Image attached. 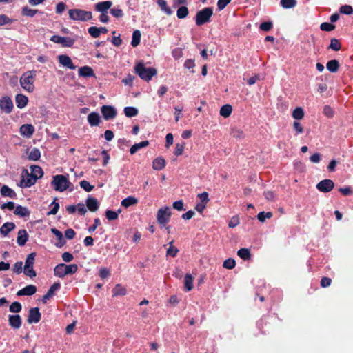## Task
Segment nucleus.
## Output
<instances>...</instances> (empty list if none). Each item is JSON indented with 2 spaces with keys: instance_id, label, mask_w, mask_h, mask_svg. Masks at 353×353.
Segmentation results:
<instances>
[{
  "instance_id": "nucleus-47",
  "label": "nucleus",
  "mask_w": 353,
  "mask_h": 353,
  "mask_svg": "<svg viewBox=\"0 0 353 353\" xmlns=\"http://www.w3.org/2000/svg\"><path fill=\"white\" fill-rule=\"evenodd\" d=\"M329 48L334 51H338L341 49V43L337 39L333 38L330 41Z\"/></svg>"
},
{
  "instance_id": "nucleus-44",
  "label": "nucleus",
  "mask_w": 353,
  "mask_h": 353,
  "mask_svg": "<svg viewBox=\"0 0 353 353\" xmlns=\"http://www.w3.org/2000/svg\"><path fill=\"white\" fill-rule=\"evenodd\" d=\"M188 9L186 6L180 7L176 12V15L179 19H184L188 14Z\"/></svg>"
},
{
  "instance_id": "nucleus-57",
  "label": "nucleus",
  "mask_w": 353,
  "mask_h": 353,
  "mask_svg": "<svg viewBox=\"0 0 353 353\" xmlns=\"http://www.w3.org/2000/svg\"><path fill=\"white\" fill-rule=\"evenodd\" d=\"M231 134L233 137H234L236 139H241L244 137L243 131L238 128L232 129Z\"/></svg>"
},
{
  "instance_id": "nucleus-7",
  "label": "nucleus",
  "mask_w": 353,
  "mask_h": 353,
  "mask_svg": "<svg viewBox=\"0 0 353 353\" xmlns=\"http://www.w3.org/2000/svg\"><path fill=\"white\" fill-rule=\"evenodd\" d=\"M172 212L168 206L163 207L158 210L157 213V220L161 226H165L170 221Z\"/></svg>"
},
{
  "instance_id": "nucleus-15",
  "label": "nucleus",
  "mask_w": 353,
  "mask_h": 353,
  "mask_svg": "<svg viewBox=\"0 0 353 353\" xmlns=\"http://www.w3.org/2000/svg\"><path fill=\"white\" fill-rule=\"evenodd\" d=\"M58 60L61 65L69 68L70 70H75L77 66L72 63L71 58L65 54H61L58 56Z\"/></svg>"
},
{
  "instance_id": "nucleus-40",
  "label": "nucleus",
  "mask_w": 353,
  "mask_h": 353,
  "mask_svg": "<svg viewBox=\"0 0 353 353\" xmlns=\"http://www.w3.org/2000/svg\"><path fill=\"white\" fill-rule=\"evenodd\" d=\"M237 254L243 260H248L250 258V252L247 248H241L238 250Z\"/></svg>"
},
{
  "instance_id": "nucleus-50",
  "label": "nucleus",
  "mask_w": 353,
  "mask_h": 353,
  "mask_svg": "<svg viewBox=\"0 0 353 353\" xmlns=\"http://www.w3.org/2000/svg\"><path fill=\"white\" fill-rule=\"evenodd\" d=\"M340 12L345 14H352L353 13V8L350 5H343L340 8Z\"/></svg>"
},
{
  "instance_id": "nucleus-14",
  "label": "nucleus",
  "mask_w": 353,
  "mask_h": 353,
  "mask_svg": "<svg viewBox=\"0 0 353 353\" xmlns=\"http://www.w3.org/2000/svg\"><path fill=\"white\" fill-rule=\"evenodd\" d=\"M41 313L38 307H33L29 310L27 321L29 324L37 323L41 319Z\"/></svg>"
},
{
  "instance_id": "nucleus-3",
  "label": "nucleus",
  "mask_w": 353,
  "mask_h": 353,
  "mask_svg": "<svg viewBox=\"0 0 353 353\" xmlns=\"http://www.w3.org/2000/svg\"><path fill=\"white\" fill-rule=\"evenodd\" d=\"M78 270L77 264L66 265L65 263H60L55 266L54 269V275L63 278L68 274H74Z\"/></svg>"
},
{
  "instance_id": "nucleus-25",
  "label": "nucleus",
  "mask_w": 353,
  "mask_h": 353,
  "mask_svg": "<svg viewBox=\"0 0 353 353\" xmlns=\"http://www.w3.org/2000/svg\"><path fill=\"white\" fill-rule=\"evenodd\" d=\"M79 76L83 77H94V73L91 67L83 66L79 69Z\"/></svg>"
},
{
  "instance_id": "nucleus-16",
  "label": "nucleus",
  "mask_w": 353,
  "mask_h": 353,
  "mask_svg": "<svg viewBox=\"0 0 353 353\" xmlns=\"http://www.w3.org/2000/svg\"><path fill=\"white\" fill-rule=\"evenodd\" d=\"M61 288V285L59 283H53L50 289L48 290L47 293L43 296L42 297V302L43 303H46L47 301L51 298L54 294V292L56 291H57L58 290H59Z\"/></svg>"
},
{
  "instance_id": "nucleus-27",
  "label": "nucleus",
  "mask_w": 353,
  "mask_h": 353,
  "mask_svg": "<svg viewBox=\"0 0 353 353\" xmlns=\"http://www.w3.org/2000/svg\"><path fill=\"white\" fill-rule=\"evenodd\" d=\"M165 166V161L162 157L156 158L152 162V168L155 170H161Z\"/></svg>"
},
{
  "instance_id": "nucleus-33",
  "label": "nucleus",
  "mask_w": 353,
  "mask_h": 353,
  "mask_svg": "<svg viewBox=\"0 0 353 353\" xmlns=\"http://www.w3.org/2000/svg\"><path fill=\"white\" fill-rule=\"evenodd\" d=\"M326 67L330 72H336L339 70V63L338 61L335 59L330 60L327 63Z\"/></svg>"
},
{
  "instance_id": "nucleus-45",
  "label": "nucleus",
  "mask_w": 353,
  "mask_h": 353,
  "mask_svg": "<svg viewBox=\"0 0 353 353\" xmlns=\"http://www.w3.org/2000/svg\"><path fill=\"white\" fill-rule=\"evenodd\" d=\"M40 157H41V153H40L39 150L37 148L32 149L28 155L29 159H30L32 161H37L40 158Z\"/></svg>"
},
{
  "instance_id": "nucleus-42",
  "label": "nucleus",
  "mask_w": 353,
  "mask_h": 353,
  "mask_svg": "<svg viewBox=\"0 0 353 353\" xmlns=\"http://www.w3.org/2000/svg\"><path fill=\"white\" fill-rule=\"evenodd\" d=\"M37 12H39L38 10H32L28 6L23 7L21 10L22 15L31 17H34Z\"/></svg>"
},
{
  "instance_id": "nucleus-34",
  "label": "nucleus",
  "mask_w": 353,
  "mask_h": 353,
  "mask_svg": "<svg viewBox=\"0 0 353 353\" xmlns=\"http://www.w3.org/2000/svg\"><path fill=\"white\" fill-rule=\"evenodd\" d=\"M184 285L186 291H190L193 288V277L187 274L184 278Z\"/></svg>"
},
{
  "instance_id": "nucleus-52",
  "label": "nucleus",
  "mask_w": 353,
  "mask_h": 353,
  "mask_svg": "<svg viewBox=\"0 0 353 353\" xmlns=\"http://www.w3.org/2000/svg\"><path fill=\"white\" fill-rule=\"evenodd\" d=\"M235 265H236V262L232 259H228L225 260L223 262V268H225L226 269H229V270L234 268L235 267Z\"/></svg>"
},
{
  "instance_id": "nucleus-19",
  "label": "nucleus",
  "mask_w": 353,
  "mask_h": 353,
  "mask_svg": "<svg viewBox=\"0 0 353 353\" xmlns=\"http://www.w3.org/2000/svg\"><path fill=\"white\" fill-rule=\"evenodd\" d=\"M37 292V288L33 285H28L23 289L19 290L17 293V296H31Z\"/></svg>"
},
{
  "instance_id": "nucleus-18",
  "label": "nucleus",
  "mask_w": 353,
  "mask_h": 353,
  "mask_svg": "<svg viewBox=\"0 0 353 353\" xmlns=\"http://www.w3.org/2000/svg\"><path fill=\"white\" fill-rule=\"evenodd\" d=\"M112 5V2L111 1H105L96 3L94 8L97 12L103 13L108 12V10L111 8Z\"/></svg>"
},
{
  "instance_id": "nucleus-63",
  "label": "nucleus",
  "mask_w": 353,
  "mask_h": 353,
  "mask_svg": "<svg viewBox=\"0 0 353 353\" xmlns=\"http://www.w3.org/2000/svg\"><path fill=\"white\" fill-rule=\"evenodd\" d=\"M339 191L345 196L352 195L353 194V191L350 187L340 188Z\"/></svg>"
},
{
  "instance_id": "nucleus-49",
  "label": "nucleus",
  "mask_w": 353,
  "mask_h": 353,
  "mask_svg": "<svg viewBox=\"0 0 353 353\" xmlns=\"http://www.w3.org/2000/svg\"><path fill=\"white\" fill-rule=\"evenodd\" d=\"M88 32L93 38H98L100 36V30H99V28H98V27H96V26L90 27L88 29Z\"/></svg>"
},
{
  "instance_id": "nucleus-35",
  "label": "nucleus",
  "mask_w": 353,
  "mask_h": 353,
  "mask_svg": "<svg viewBox=\"0 0 353 353\" xmlns=\"http://www.w3.org/2000/svg\"><path fill=\"white\" fill-rule=\"evenodd\" d=\"M137 202H138V200L135 197H134V196H128V197L124 199L121 201V205L125 207V208H128V207H130L131 205L137 204Z\"/></svg>"
},
{
  "instance_id": "nucleus-59",
  "label": "nucleus",
  "mask_w": 353,
  "mask_h": 353,
  "mask_svg": "<svg viewBox=\"0 0 353 353\" xmlns=\"http://www.w3.org/2000/svg\"><path fill=\"white\" fill-rule=\"evenodd\" d=\"M334 113L333 109L330 105H326L323 107V114L326 117L331 118L334 116Z\"/></svg>"
},
{
  "instance_id": "nucleus-58",
  "label": "nucleus",
  "mask_w": 353,
  "mask_h": 353,
  "mask_svg": "<svg viewBox=\"0 0 353 353\" xmlns=\"http://www.w3.org/2000/svg\"><path fill=\"white\" fill-rule=\"evenodd\" d=\"M50 205L52 206V209L48 212V215L56 214L59 208V203L54 201Z\"/></svg>"
},
{
  "instance_id": "nucleus-9",
  "label": "nucleus",
  "mask_w": 353,
  "mask_h": 353,
  "mask_svg": "<svg viewBox=\"0 0 353 353\" xmlns=\"http://www.w3.org/2000/svg\"><path fill=\"white\" fill-rule=\"evenodd\" d=\"M50 41L61 44L63 47H72L75 39L68 37H61L58 35H53L50 38Z\"/></svg>"
},
{
  "instance_id": "nucleus-26",
  "label": "nucleus",
  "mask_w": 353,
  "mask_h": 353,
  "mask_svg": "<svg viewBox=\"0 0 353 353\" xmlns=\"http://www.w3.org/2000/svg\"><path fill=\"white\" fill-rule=\"evenodd\" d=\"M17 106L21 109L23 108L28 103V97L21 94H18L15 98Z\"/></svg>"
},
{
  "instance_id": "nucleus-32",
  "label": "nucleus",
  "mask_w": 353,
  "mask_h": 353,
  "mask_svg": "<svg viewBox=\"0 0 353 353\" xmlns=\"http://www.w3.org/2000/svg\"><path fill=\"white\" fill-rule=\"evenodd\" d=\"M157 3L161 8V10L168 15H171L172 14V10L170 7L167 6V2L165 0H157Z\"/></svg>"
},
{
  "instance_id": "nucleus-5",
  "label": "nucleus",
  "mask_w": 353,
  "mask_h": 353,
  "mask_svg": "<svg viewBox=\"0 0 353 353\" xmlns=\"http://www.w3.org/2000/svg\"><path fill=\"white\" fill-rule=\"evenodd\" d=\"M68 14L70 19L74 21H86L92 18L91 12L81 9H70L68 11Z\"/></svg>"
},
{
  "instance_id": "nucleus-12",
  "label": "nucleus",
  "mask_w": 353,
  "mask_h": 353,
  "mask_svg": "<svg viewBox=\"0 0 353 353\" xmlns=\"http://www.w3.org/2000/svg\"><path fill=\"white\" fill-rule=\"evenodd\" d=\"M101 111L104 119L106 121L114 119L117 115L116 109L110 105H103Z\"/></svg>"
},
{
  "instance_id": "nucleus-36",
  "label": "nucleus",
  "mask_w": 353,
  "mask_h": 353,
  "mask_svg": "<svg viewBox=\"0 0 353 353\" xmlns=\"http://www.w3.org/2000/svg\"><path fill=\"white\" fill-rule=\"evenodd\" d=\"M232 111V108L229 104H225L223 105L220 109V114L221 116L227 118L228 117Z\"/></svg>"
},
{
  "instance_id": "nucleus-64",
  "label": "nucleus",
  "mask_w": 353,
  "mask_h": 353,
  "mask_svg": "<svg viewBox=\"0 0 353 353\" xmlns=\"http://www.w3.org/2000/svg\"><path fill=\"white\" fill-rule=\"evenodd\" d=\"M22 265L23 263L21 261L15 263L13 267V271L18 274H21L22 272Z\"/></svg>"
},
{
  "instance_id": "nucleus-53",
  "label": "nucleus",
  "mask_w": 353,
  "mask_h": 353,
  "mask_svg": "<svg viewBox=\"0 0 353 353\" xmlns=\"http://www.w3.org/2000/svg\"><path fill=\"white\" fill-rule=\"evenodd\" d=\"M172 243H173V241H172L171 242L169 243L170 247L167 250V255L168 256H171L174 257L178 253L179 250L176 248L172 246Z\"/></svg>"
},
{
  "instance_id": "nucleus-43",
  "label": "nucleus",
  "mask_w": 353,
  "mask_h": 353,
  "mask_svg": "<svg viewBox=\"0 0 353 353\" xmlns=\"http://www.w3.org/2000/svg\"><path fill=\"white\" fill-rule=\"evenodd\" d=\"M292 117L296 120L302 119L304 117V111L302 108L298 107L292 112Z\"/></svg>"
},
{
  "instance_id": "nucleus-8",
  "label": "nucleus",
  "mask_w": 353,
  "mask_h": 353,
  "mask_svg": "<svg viewBox=\"0 0 353 353\" xmlns=\"http://www.w3.org/2000/svg\"><path fill=\"white\" fill-rule=\"evenodd\" d=\"M35 256L36 254L34 252H32L27 256V258L25 261L23 272L26 275L28 276L30 278L35 277L37 275L36 272L33 269Z\"/></svg>"
},
{
  "instance_id": "nucleus-46",
  "label": "nucleus",
  "mask_w": 353,
  "mask_h": 353,
  "mask_svg": "<svg viewBox=\"0 0 353 353\" xmlns=\"http://www.w3.org/2000/svg\"><path fill=\"white\" fill-rule=\"evenodd\" d=\"M21 305L19 302L15 301L10 305L9 310L12 313H19L21 310Z\"/></svg>"
},
{
  "instance_id": "nucleus-1",
  "label": "nucleus",
  "mask_w": 353,
  "mask_h": 353,
  "mask_svg": "<svg viewBox=\"0 0 353 353\" xmlns=\"http://www.w3.org/2000/svg\"><path fill=\"white\" fill-rule=\"evenodd\" d=\"M134 72L141 79L148 82L157 74V70L154 68L146 67L143 62L136 64Z\"/></svg>"
},
{
  "instance_id": "nucleus-28",
  "label": "nucleus",
  "mask_w": 353,
  "mask_h": 353,
  "mask_svg": "<svg viewBox=\"0 0 353 353\" xmlns=\"http://www.w3.org/2000/svg\"><path fill=\"white\" fill-rule=\"evenodd\" d=\"M1 194L3 196H8V197H10L12 199L16 197V196H17L15 192L6 185H4L1 187Z\"/></svg>"
},
{
  "instance_id": "nucleus-30",
  "label": "nucleus",
  "mask_w": 353,
  "mask_h": 353,
  "mask_svg": "<svg viewBox=\"0 0 353 353\" xmlns=\"http://www.w3.org/2000/svg\"><path fill=\"white\" fill-rule=\"evenodd\" d=\"M30 169V174L36 179V180L41 178L43 174V170L40 166L32 165Z\"/></svg>"
},
{
  "instance_id": "nucleus-24",
  "label": "nucleus",
  "mask_w": 353,
  "mask_h": 353,
  "mask_svg": "<svg viewBox=\"0 0 353 353\" xmlns=\"http://www.w3.org/2000/svg\"><path fill=\"white\" fill-rule=\"evenodd\" d=\"M86 205L88 208L92 212L97 211L99 208V203L97 199L91 196L88 197L86 200Z\"/></svg>"
},
{
  "instance_id": "nucleus-17",
  "label": "nucleus",
  "mask_w": 353,
  "mask_h": 353,
  "mask_svg": "<svg viewBox=\"0 0 353 353\" xmlns=\"http://www.w3.org/2000/svg\"><path fill=\"white\" fill-rule=\"evenodd\" d=\"M9 325L14 329H19L21 326L22 320L19 314L8 316Z\"/></svg>"
},
{
  "instance_id": "nucleus-22",
  "label": "nucleus",
  "mask_w": 353,
  "mask_h": 353,
  "mask_svg": "<svg viewBox=\"0 0 353 353\" xmlns=\"http://www.w3.org/2000/svg\"><path fill=\"white\" fill-rule=\"evenodd\" d=\"M15 228L16 225L13 222H6L0 228V233L3 236H6Z\"/></svg>"
},
{
  "instance_id": "nucleus-21",
  "label": "nucleus",
  "mask_w": 353,
  "mask_h": 353,
  "mask_svg": "<svg viewBox=\"0 0 353 353\" xmlns=\"http://www.w3.org/2000/svg\"><path fill=\"white\" fill-rule=\"evenodd\" d=\"M28 240V234L26 230H19L17 233V243L19 246H23Z\"/></svg>"
},
{
  "instance_id": "nucleus-11",
  "label": "nucleus",
  "mask_w": 353,
  "mask_h": 353,
  "mask_svg": "<svg viewBox=\"0 0 353 353\" xmlns=\"http://www.w3.org/2000/svg\"><path fill=\"white\" fill-rule=\"evenodd\" d=\"M334 187V183L331 179H324L316 185V188L321 192H329Z\"/></svg>"
},
{
  "instance_id": "nucleus-55",
  "label": "nucleus",
  "mask_w": 353,
  "mask_h": 353,
  "mask_svg": "<svg viewBox=\"0 0 353 353\" xmlns=\"http://www.w3.org/2000/svg\"><path fill=\"white\" fill-rule=\"evenodd\" d=\"M110 14L116 18H121L123 16V10L118 8H111Z\"/></svg>"
},
{
  "instance_id": "nucleus-13",
  "label": "nucleus",
  "mask_w": 353,
  "mask_h": 353,
  "mask_svg": "<svg viewBox=\"0 0 353 353\" xmlns=\"http://www.w3.org/2000/svg\"><path fill=\"white\" fill-rule=\"evenodd\" d=\"M0 108L4 112L9 114L13 108V103L9 97L5 96L0 99Z\"/></svg>"
},
{
  "instance_id": "nucleus-60",
  "label": "nucleus",
  "mask_w": 353,
  "mask_h": 353,
  "mask_svg": "<svg viewBox=\"0 0 353 353\" xmlns=\"http://www.w3.org/2000/svg\"><path fill=\"white\" fill-rule=\"evenodd\" d=\"M273 24L271 21L263 22L260 25V29L263 31L268 32L272 29Z\"/></svg>"
},
{
  "instance_id": "nucleus-38",
  "label": "nucleus",
  "mask_w": 353,
  "mask_h": 353,
  "mask_svg": "<svg viewBox=\"0 0 353 353\" xmlns=\"http://www.w3.org/2000/svg\"><path fill=\"white\" fill-rule=\"evenodd\" d=\"M113 296H123L126 294V289L120 284H117L112 290Z\"/></svg>"
},
{
  "instance_id": "nucleus-29",
  "label": "nucleus",
  "mask_w": 353,
  "mask_h": 353,
  "mask_svg": "<svg viewBox=\"0 0 353 353\" xmlns=\"http://www.w3.org/2000/svg\"><path fill=\"white\" fill-rule=\"evenodd\" d=\"M14 213L20 217H25L30 214V211L26 207L21 205H17L15 207Z\"/></svg>"
},
{
  "instance_id": "nucleus-4",
  "label": "nucleus",
  "mask_w": 353,
  "mask_h": 353,
  "mask_svg": "<svg viewBox=\"0 0 353 353\" xmlns=\"http://www.w3.org/2000/svg\"><path fill=\"white\" fill-rule=\"evenodd\" d=\"M51 184L56 191L63 192L70 187L71 183L67 176L62 174H57L53 176Z\"/></svg>"
},
{
  "instance_id": "nucleus-6",
  "label": "nucleus",
  "mask_w": 353,
  "mask_h": 353,
  "mask_svg": "<svg viewBox=\"0 0 353 353\" xmlns=\"http://www.w3.org/2000/svg\"><path fill=\"white\" fill-rule=\"evenodd\" d=\"M213 14V10L210 7L205 8L199 11L195 17V21L197 26L203 25L210 21V17Z\"/></svg>"
},
{
  "instance_id": "nucleus-20",
  "label": "nucleus",
  "mask_w": 353,
  "mask_h": 353,
  "mask_svg": "<svg viewBox=\"0 0 353 353\" xmlns=\"http://www.w3.org/2000/svg\"><path fill=\"white\" fill-rule=\"evenodd\" d=\"M34 132V128L31 124H23L20 128V134L26 137H30Z\"/></svg>"
},
{
  "instance_id": "nucleus-62",
  "label": "nucleus",
  "mask_w": 353,
  "mask_h": 353,
  "mask_svg": "<svg viewBox=\"0 0 353 353\" xmlns=\"http://www.w3.org/2000/svg\"><path fill=\"white\" fill-rule=\"evenodd\" d=\"M61 257H62L63 261L66 263H69V262L72 261L74 259L72 254L68 252L63 253Z\"/></svg>"
},
{
  "instance_id": "nucleus-54",
  "label": "nucleus",
  "mask_w": 353,
  "mask_h": 353,
  "mask_svg": "<svg viewBox=\"0 0 353 353\" xmlns=\"http://www.w3.org/2000/svg\"><path fill=\"white\" fill-rule=\"evenodd\" d=\"M105 216L107 218L108 220L109 221H114V220H116L118 218V212H116L115 211H112V210H107L105 212Z\"/></svg>"
},
{
  "instance_id": "nucleus-61",
  "label": "nucleus",
  "mask_w": 353,
  "mask_h": 353,
  "mask_svg": "<svg viewBox=\"0 0 353 353\" xmlns=\"http://www.w3.org/2000/svg\"><path fill=\"white\" fill-rule=\"evenodd\" d=\"M185 144L184 143H176L174 154L176 156H180L183 154V152L184 150Z\"/></svg>"
},
{
  "instance_id": "nucleus-23",
  "label": "nucleus",
  "mask_w": 353,
  "mask_h": 353,
  "mask_svg": "<svg viewBox=\"0 0 353 353\" xmlns=\"http://www.w3.org/2000/svg\"><path fill=\"white\" fill-rule=\"evenodd\" d=\"M88 121L92 127L99 125L101 122L99 113L92 112L89 114L88 116Z\"/></svg>"
},
{
  "instance_id": "nucleus-48",
  "label": "nucleus",
  "mask_w": 353,
  "mask_h": 353,
  "mask_svg": "<svg viewBox=\"0 0 353 353\" xmlns=\"http://www.w3.org/2000/svg\"><path fill=\"white\" fill-rule=\"evenodd\" d=\"M272 213L270 212H261L258 214L257 219L260 222H264L265 219H270L272 217Z\"/></svg>"
},
{
  "instance_id": "nucleus-37",
  "label": "nucleus",
  "mask_w": 353,
  "mask_h": 353,
  "mask_svg": "<svg viewBox=\"0 0 353 353\" xmlns=\"http://www.w3.org/2000/svg\"><path fill=\"white\" fill-rule=\"evenodd\" d=\"M141 36V32L139 30H136L133 32L131 41V45L133 47H136L140 43Z\"/></svg>"
},
{
  "instance_id": "nucleus-31",
  "label": "nucleus",
  "mask_w": 353,
  "mask_h": 353,
  "mask_svg": "<svg viewBox=\"0 0 353 353\" xmlns=\"http://www.w3.org/2000/svg\"><path fill=\"white\" fill-rule=\"evenodd\" d=\"M149 145L148 141H143L139 143L134 144L130 149L131 154H135L141 148H145Z\"/></svg>"
},
{
  "instance_id": "nucleus-39",
  "label": "nucleus",
  "mask_w": 353,
  "mask_h": 353,
  "mask_svg": "<svg viewBox=\"0 0 353 353\" xmlns=\"http://www.w3.org/2000/svg\"><path fill=\"white\" fill-rule=\"evenodd\" d=\"M280 3L283 8H292L296 6V0H281Z\"/></svg>"
},
{
  "instance_id": "nucleus-51",
  "label": "nucleus",
  "mask_w": 353,
  "mask_h": 353,
  "mask_svg": "<svg viewBox=\"0 0 353 353\" xmlns=\"http://www.w3.org/2000/svg\"><path fill=\"white\" fill-rule=\"evenodd\" d=\"M80 187L86 192H90L93 190L94 186L85 180H83L79 183Z\"/></svg>"
},
{
  "instance_id": "nucleus-2",
  "label": "nucleus",
  "mask_w": 353,
  "mask_h": 353,
  "mask_svg": "<svg viewBox=\"0 0 353 353\" xmlns=\"http://www.w3.org/2000/svg\"><path fill=\"white\" fill-rule=\"evenodd\" d=\"M36 75L37 71L32 70L24 72L20 78L21 86L28 92H32L34 90V82Z\"/></svg>"
},
{
  "instance_id": "nucleus-10",
  "label": "nucleus",
  "mask_w": 353,
  "mask_h": 353,
  "mask_svg": "<svg viewBox=\"0 0 353 353\" xmlns=\"http://www.w3.org/2000/svg\"><path fill=\"white\" fill-rule=\"evenodd\" d=\"M36 181V179L27 170H25L22 173V179L20 182V186L21 188H29L33 185Z\"/></svg>"
},
{
  "instance_id": "nucleus-56",
  "label": "nucleus",
  "mask_w": 353,
  "mask_h": 353,
  "mask_svg": "<svg viewBox=\"0 0 353 353\" xmlns=\"http://www.w3.org/2000/svg\"><path fill=\"white\" fill-rule=\"evenodd\" d=\"M320 28L323 31H332L335 28V26L327 22H324L321 24Z\"/></svg>"
},
{
  "instance_id": "nucleus-41",
  "label": "nucleus",
  "mask_w": 353,
  "mask_h": 353,
  "mask_svg": "<svg viewBox=\"0 0 353 353\" xmlns=\"http://www.w3.org/2000/svg\"><path fill=\"white\" fill-rule=\"evenodd\" d=\"M124 113L127 117H133L138 114V110L134 107H126Z\"/></svg>"
}]
</instances>
